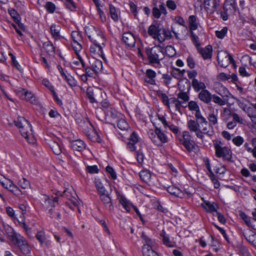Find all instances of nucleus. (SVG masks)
I'll return each mask as SVG.
<instances>
[{"label": "nucleus", "instance_id": "obj_1", "mask_svg": "<svg viewBox=\"0 0 256 256\" xmlns=\"http://www.w3.org/2000/svg\"><path fill=\"white\" fill-rule=\"evenodd\" d=\"M85 32L90 40L98 48V52L102 54V49L104 46L106 42L102 32L92 26H86Z\"/></svg>", "mask_w": 256, "mask_h": 256}, {"label": "nucleus", "instance_id": "obj_2", "mask_svg": "<svg viewBox=\"0 0 256 256\" xmlns=\"http://www.w3.org/2000/svg\"><path fill=\"white\" fill-rule=\"evenodd\" d=\"M16 126L19 129L22 136L30 143L35 142L32 126L24 117L18 116L14 120Z\"/></svg>", "mask_w": 256, "mask_h": 256}, {"label": "nucleus", "instance_id": "obj_3", "mask_svg": "<svg viewBox=\"0 0 256 256\" xmlns=\"http://www.w3.org/2000/svg\"><path fill=\"white\" fill-rule=\"evenodd\" d=\"M79 123L82 128L84 132L91 141L98 142H101V138L97 132L94 129L88 118L81 120L80 122Z\"/></svg>", "mask_w": 256, "mask_h": 256}, {"label": "nucleus", "instance_id": "obj_4", "mask_svg": "<svg viewBox=\"0 0 256 256\" xmlns=\"http://www.w3.org/2000/svg\"><path fill=\"white\" fill-rule=\"evenodd\" d=\"M146 52L150 64H160V61L164 57L163 48L159 46L147 48Z\"/></svg>", "mask_w": 256, "mask_h": 256}, {"label": "nucleus", "instance_id": "obj_5", "mask_svg": "<svg viewBox=\"0 0 256 256\" xmlns=\"http://www.w3.org/2000/svg\"><path fill=\"white\" fill-rule=\"evenodd\" d=\"M179 140L189 152L194 151L198 147L188 131L185 130L182 132V138H180Z\"/></svg>", "mask_w": 256, "mask_h": 256}, {"label": "nucleus", "instance_id": "obj_6", "mask_svg": "<svg viewBox=\"0 0 256 256\" xmlns=\"http://www.w3.org/2000/svg\"><path fill=\"white\" fill-rule=\"evenodd\" d=\"M64 188L65 190L62 194L60 192H58L56 195L66 196L72 202L74 206H78L80 204L81 202L78 199V196L72 187L66 183L64 184Z\"/></svg>", "mask_w": 256, "mask_h": 256}, {"label": "nucleus", "instance_id": "obj_7", "mask_svg": "<svg viewBox=\"0 0 256 256\" xmlns=\"http://www.w3.org/2000/svg\"><path fill=\"white\" fill-rule=\"evenodd\" d=\"M216 150V156L218 158H222L224 160L230 162L232 159V152L226 146H223L220 141H217L214 144Z\"/></svg>", "mask_w": 256, "mask_h": 256}, {"label": "nucleus", "instance_id": "obj_8", "mask_svg": "<svg viewBox=\"0 0 256 256\" xmlns=\"http://www.w3.org/2000/svg\"><path fill=\"white\" fill-rule=\"evenodd\" d=\"M12 240L16 242L24 254H28L30 252V247L25 238L20 234H14L12 237Z\"/></svg>", "mask_w": 256, "mask_h": 256}, {"label": "nucleus", "instance_id": "obj_9", "mask_svg": "<svg viewBox=\"0 0 256 256\" xmlns=\"http://www.w3.org/2000/svg\"><path fill=\"white\" fill-rule=\"evenodd\" d=\"M204 162L206 168L211 174L210 176H215L216 174H223L226 171V168L220 164H213L212 167L210 160L208 158H204Z\"/></svg>", "mask_w": 256, "mask_h": 256}, {"label": "nucleus", "instance_id": "obj_10", "mask_svg": "<svg viewBox=\"0 0 256 256\" xmlns=\"http://www.w3.org/2000/svg\"><path fill=\"white\" fill-rule=\"evenodd\" d=\"M214 134L213 128L210 124H208L206 126L204 125L203 126H200V128H199V130L197 134H196V136L200 138L203 141L204 138V134H206L208 136L210 137Z\"/></svg>", "mask_w": 256, "mask_h": 256}, {"label": "nucleus", "instance_id": "obj_11", "mask_svg": "<svg viewBox=\"0 0 256 256\" xmlns=\"http://www.w3.org/2000/svg\"><path fill=\"white\" fill-rule=\"evenodd\" d=\"M161 31L162 29L156 24L150 25L148 29V34L152 36L154 39L158 40L160 42L164 41V39L162 38Z\"/></svg>", "mask_w": 256, "mask_h": 256}, {"label": "nucleus", "instance_id": "obj_12", "mask_svg": "<svg viewBox=\"0 0 256 256\" xmlns=\"http://www.w3.org/2000/svg\"><path fill=\"white\" fill-rule=\"evenodd\" d=\"M99 194L100 196V198L105 207L110 211L112 210L114 206L112 204V199L106 190Z\"/></svg>", "mask_w": 256, "mask_h": 256}, {"label": "nucleus", "instance_id": "obj_13", "mask_svg": "<svg viewBox=\"0 0 256 256\" xmlns=\"http://www.w3.org/2000/svg\"><path fill=\"white\" fill-rule=\"evenodd\" d=\"M123 42L130 48L134 46L136 44V38L130 32H125L122 35Z\"/></svg>", "mask_w": 256, "mask_h": 256}, {"label": "nucleus", "instance_id": "obj_14", "mask_svg": "<svg viewBox=\"0 0 256 256\" xmlns=\"http://www.w3.org/2000/svg\"><path fill=\"white\" fill-rule=\"evenodd\" d=\"M228 52L226 51L220 52L217 55V60L221 67L226 68L229 65L228 60L226 58Z\"/></svg>", "mask_w": 256, "mask_h": 256}, {"label": "nucleus", "instance_id": "obj_15", "mask_svg": "<svg viewBox=\"0 0 256 256\" xmlns=\"http://www.w3.org/2000/svg\"><path fill=\"white\" fill-rule=\"evenodd\" d=\"M166 10L164 4H160L158 8L156 6L152 8V16L156 19L160 18L162 14L166 15Z\"/></svg>", "mask_w": 256, "mask_h": 256}, {"label": "nucleus", "instance_id": "obj_16", "mask_svg": "<svg viewBox=\"0 0 256 256\" xmlns=\"http://www.w3.org/2000/svg\"><path fill=\"white\" fill-rule=\"evenodd\" d=\"M178 86L179 90L180 91L178 94V99L182 102V108H186L187 106H184V104H186L190 98L189 96L188 92H184V90L180 84H178Z\"/></svg>", "mask_w": 256, "mask_h": 256}, {"label": "nucleus", "instance_id": "obj_17", "mask_svg": "<svg viewBox=\"0 0 256 256\" xmlns=\"http://www.w3.org/2000/svg\"><path fill=\"white\" fill-rule=\"evenodd\" d=\"M49 145L54 154L59 155L62 152L63 148L60 141L50 140Z\"/></svg>", "mask_w": 256, "mask_h": 256}, {"label": "nucleus", "instance_id": "obj_18", "mask_svg": "<svg viewBox=\"0 0 256 256\" xmlns=\"http://www.w3.org/2000/svg\"><path fill=\"white\" fill-rule=\"evenodd\" d=\"M224 10L229 12L230 13L236 12L237 6L235 0H226L224 4Z\"/></svg>", "mask_w": 256, "mask_h": 256}, {"label": "nucleus", "instance_id": "obj_19", "mask_svg": "<svg viewBox=\"0 0 256 256\" xmlns=\"http://www.w3.org/2000/svg\"><path fill=\"white\" fill-rule=\"evenodd\" d=\"M198 52L202 54L204 59H210L212 56V46L208 45L204 48H198Z\"/></svg>", "mask_w": 256, "mask_h": 256}, {"label": "nucleus", "instance_id": "obj_20", "mask_svg": "<svg viewBox=\"0 0 256 256\" xmlns=\"http://www.w3.org/2000/svg\"><path fill=\"white\" fill-rule=\"evenodd\" d=\"M138 137L134 132H133L129 138V142H128L127 147L130 151L136 150V146L138 143Z\"/></svg>", "mask_w": 256, "mask_h": 256}, {"label": "nucleus", "instance_id": "obj_21", "mask_svg": "<svg viewBox=\"0 0 256 256\" xmlns=\"http://www.w3.org/2000/svg\"><path fill=\"white\" fill-rule=\"evenodd\" d=\"M107 180L104 177L98 178L95 179V185L98 194L106 191L104 186Z\"/></svg>", "mask_w": 256, "mask_h": 256}, {"label": "nucleus", "instance_id": "obj_22", "mask_svg": "<svg viewBox=\"0 0 256 256\" xmlns=\"http://www.w3.org/2000/svg\"><path fill=\"white\" fill-rule=\"evenodd\" d=\"M200 100L206 104L210 103L212 100V95L206 90H202L198 94Z\"/></svg>", "mask_w": 256, "mask_h": 256}, {"label": "nucleus", "instance_id": "obj_23", "mask_svg": "<svg viewBox=\"0 0 256 256\" xmlns=\"http://www.w3.org/2000/svg\"><path fill=\"white\" fill-rule=\"evenodd\" d=\"M70 146L74 150L81 152L85 148L86 145L83 141L76 140L70 142Z\"/></svg>", "mask_w": 256, "mask_h": 256}, {"label": "nucleus", "instance_id": "obj_24", "mask_svg": "<svg viewBox=\"0 0 256 256\" xmlns=\"http://www.w3.org/2000/svg\"><path fill=\"white\" fill-rule=\"evenodd\" d=\"M146 74L145 82L151 85H155L156 81L154 78L156 76V72L151 69H148L146 70Z\"/></svg>", "mask_w": 256, "mask_h": 256}, {"label": "nucleus", "instance_id": "obj_25", "mask_svg": "<svg viewBox=\"0 0 256 256\" xmlns=\"http://www.w3.org/2000/svg\"><path fill=\"white\" fill-rule=\"evenodd\" d=\"M77 56L78 60L74 62H72V68L75 70L77 74H79V70H80L82 68H83L85 67V63L83 60L82 58V57L80 55H78Z\"/></svg>", "mask_w": 256, "mask_h": 256}, {"label": "nucleus", "instance_id": "obj_26", "mask_svg": "<svg viewBox=\"0 0 256 256\" xmlns=\"http://www.w3.org/2000/svg\"><path fill=\"white\" fill-rule=\"evenodd\" d=\"M202 206L208 212L212 213L217 212L218 206L214 202H205L204 204H202Z\"/></svg>", "mask_w": 256, "mask_h": 256}, {"label": "nucleus", "instance_id": "obj_27", "mask_svg": "<svg viewBox=\"0 0 256 256\" xmlns=\"http://www.w3.org/2000/svg\"><path fill=\"white\" fill-rule=\"evenodd\" d=\"M142 238L144 244L142 246V251H144V248L146 247L148 248V249L152 250V248L154 246V242L144 232L142 234Z\"/></svg>", "mask_w": 256, "mask_h": 256}, {"label": "nucleus", "instance_id": "obj_28", "mask_svg": "<svg viewBox=\"0 0 256 256\" xmlns=\"http://www.w3.org/2000/svg\"><path fill=\"white\" fill-rule=\"evenodd\" d=\"M118 198L120 204L123 206L127 212H130L132 206L130 203L126 200V198L122 195H120L117 192Z\"/></svg>", "mask_w": 256, "mask_h": 256}, {"label": "nucleus", "instance_id": "obj_29", "mask_svg": "<svg viewBox=\"0 0 256 256\" xmlns=\"http://www.w3.org/2000/svg\"><path fill=\"white\" fill-rule=\"evenodd\" d=\"M156 134L157 138L160 140V142H158V143L160 144V146H161L163 143L168 142V136L162 132V130L160 128L156 126Z\"/></svg>", "mask_w": 256, "mask_h": 256}, {"label": "nucleus", "instance_id": "obj_30", "mask_svg": "<svg viewBox=\"0 0 256 256\" xmlns=\"http://www.w3.org/2000/svg\"><path fill=\"white\" fill-rule=\"evenodd\" d=\"M42 48L48 55H53L55 53V48L50 41L44 42L42 45Z\"/></svg>", "mask_w": 256, "mask_h": 256}, {"label": "nucleus", "instance_id": "obj_31", "mask_svg": "<svg viewBox=\"0 0 256 256\" xmlns=\"http://www.w3.org/2000/svg\"><path fill=\"white\" fill-rule=\"evenodd\" d=\"M192 84L194 89L196 92H199L200 90H204L206 88V86L204 82H199L196 78L192 80Z\"/></svg>", "mask_w": 256, "mask_h": 256}, {"label": "nucleus", "instance_id": "obj_32", "mask_svg": "<svg viewBox=\"0 0 256 256\" xmlns=\"http://www.w3.org/2000/svg\"><path fill=\"white\" fill-rule=\"evenodd\" d=\"M187 126L190 132H196L197 134L200 128V126L194 120H190L188 122Z\"/></svg>", "mask_w": 256, "mask_h": 256}, {"label": "nucleus", "instance_id": "obj_33", "mask_svg": "<svg viewBox=\"0 0 256 256\" xmlns=\"http://www.w3.org/2000/svg\"><path fill=\"white\" fill-rule=\"evenodd\" d=\"M212 2V9L210 10V12H214V11L216 10L217 7L219 6L218 2H217L216 0H204V6L205 9L208 11V10L210 8V4H209V2Z\"/></svg>", "mask_w": 256, "mask_h": 256}, {"label": "nucleus", "instance_id": "obj_34", "mask_svg": "<svg viewBox=\"0 0 256 256\" xmlns=\"http://www.w3.org/2000/svg\"><path fill=\"white\" fill-rule=\"evenodd\" d=\"M195 116L196 118V122L200 126H204V125L207 126L208 125V121L206 119L203 117L200 112V110H197L196 112Z\"/></svg>", "mask_w": 256, "mask_h": 256}, {"label": "nucleus", "instance_id": "obj_35", "mask_svg": "<svg viewBox=\"0 0 256 256\" xmlns=\"http://www.w3.org/2000/svg\"><path fill=\"white\" fill-rule=\"evenodd\" d=\"M20 92L22 94L24 95V98L27 101H29L31 103H35L36 102L35 97L30 92L26 90L25 89H22Z\"/></svg>", "mask_w": 256, "mask_h": 256}, {"label": "nucleus", "instance_id": "obj_36", "mask_svg": "<svg viewBox=\"0 0 256 256\" xmlns=\"http://www.w3.org/2000/svg\"><path fill=\"white\" fill-rule=\"evenodd\" d=\"M160 235L162 238V242L164 244L170 248L174 246V244L170 240L169 236L164 230H162Z\"/></svg>", "mask_w": 256, "mask_h": 256}, {"label": "nucleus", "instance_id": "obj_37", "mask_svg": "<svg viewBox=\"0 0 256 256\" xmlns=\"http://www.w3.org/2000/svg\"><path fill=\"white\" fill-rule=\"evenodd\" d=\"M196 21V18L195 16L191 15L189 16V28L190 30V32H192V30H196L198 28V26Z\"/></svg>", "mask_w": 256, "mask_h": 256}, {"label": "nucleus", "instance_id": "obj_38", "mask_svg": "<svg viewBox=\"0 0 256 256\" xmlns=\"http://www.w3.org/2000/svg\"><path fill=\"white\" fill-rule=\"evenodd\" d=\"M92 68L96 74H98L99 72H101L102 69V62L99 60H94L92 64Z\"/></svg>", "mask_w": 256, "mask_h": 256}, {"label": "nucleus", "instance_id": "obj_39", "mask_svg": "<svg viewBox=\"0 0 256 256\" xmlns=\"http://www.w3.org/2000/svg\"><path fill=\"white\" fill-rule=\"evenodd\" d=\"M156 94L158 96L162 99L163 104L168 108H170V100L166 94L160 90L156 92Z\"/></svg>", "mask_w": 256, "mask_h": 256}, {"label": "nucleus", "instance_id": "obj_40", "mask_svg": "<svg viewBox=\"0 0 256 256\" xmlns=\"http://www.w3.org/2000/svg\"><path fill=\"white\" fill-rule=\"evenodd\" d=\"M60 28L59 26L56 24H52L50 26V32L51 34L55 39H58L60 37Z\"/></svg>", "mask_w": 256, "mask_h": 256}, {"label": "nucleus", "instance_id": "obj_41", "mask_svg": "<svg viewBox=\"0 0 256 256\" xmlns=\"http://www.w3.org/2000/svg\"><path fill=\"white\" fill-rule=\"evenodd\" d=\"M110 12L112 18L115 22H117L118 20V10L112 4H110Z\"/></svg>", "mask_w": 256, "mask_h": 256}, {"label": "nucleus", "instance_id": "obj_42", "mask_svg": "<svg viewBox=\"0 0 256 256\" xmlns=\"http://www.w3.org/2000/svg\"><path fill=\"white\" fill-rule=\"evenodd\" d=\"M118 127L122 130H128L130 126L128 123L124 119L120 118L118 120L117 122Z\"/></svg>", "mask_w": 256, "mask_h": 256}, {"label": "nucleus", "instance_id": "obj_43", "mask_svg": "<svg viewBox=\"0 0 256 256\" xmlns=\"http://www.w3.org/2000/svg\"><path fill=\"white\" fill-rule=\"evenodd\" d=\"M0 182L6 188H10L13 184L12 181L6 178V177H0Z\"/></svg>", "mask_w": 256, "mask_h": 256}, {"label": "nucleus", "instance_id": "obj_44", "mask_svg": "<svg viewBox=\"0 0 256 256\" xmlns=\"http://www.w3.org/2000/svg\"><path fill=\"white\" fill-rule=\"evenodd\" d=\"M169 100L171 103L174 104L176 110L178 111L179 112L181 113L180 110L182 108V102L179 101L178 98H172Z\"/></svg>", "mask_w": 256, "mask_h": 256}, {"label": "nucleus", "instance_id": "obj_45", "mask_svg": "<svg viewBox=\"0 0 256 256\" xmlns=\"http://www.w3.org/2000/svg\"><path fill=\"white\" fill-rule=\"evenodd\" d=\"M167 190L171 194L176 196H180L181 194L180 190L174 186H168Z\"/></svg>", "mask_w": 256, "mask_h": 256}, {"label": "nucleus", "instance_id": "obj_46", "mask_svg": "<svg viewBox=\"0 0 256 256\" xmlns=\"http://www.w3.org/2000/svg\"><path fill=\"white\" fill-rule=\"evenodd\" d=\"M44 205L46 206H48L49 205H50L52 206H54V203L58 202V197H54L52 200L50 199V198L46 196H44Z\"/></svg>", "mask_w": 256, "mask_h": 256}, {"label": "nucleus", "instance_id": "obj_47", "mask_svg": "<svg viewBox=\"0 0 256 256\" xmlns=\"http://www.w3.org/2000/svg\"><path fill=\"white\" fill-rule=\"evenodd\" d=\"M165 53L169 57H172L176 54V51L171 46H167L165 48Z\"/></svg>", "mask_w": 256, "mask_h": 256}, {"label": "nucleus", "instance_id": "obj_48", "mask_svg": "<svg viewBox=\"0 0 256 256\" xmlns=\"http://www.w3.org/2000/svg\"><path fill=\"white\" fill-rule=\"evenodd\" d=\"M86 170L91 174H96L99 172V169L96 165L88 166L86 168Z\"/></svg>", "mask_w": 256, "mask_h": 256}, {"label": "nucleus", "instance_id": "obj_49", "mask_svg": "<svg viewBox=\"0 0 256 256\" xmlns=\"http://www.w3.org/2000/svg\"><path fill=\"white\" fill-rule=\"evenodd\" d=\"M240 216L244 222L248 226L252 228L251 224L250 218L248 217L244 212H242L240 214Z\"/></svg>", "mask_w": 256, "mask_h": 256}, {"label": "nucleus", "instance_id": "obj_50", "mask_svg": "<svg viewBox=\"0 0 256 256\" xmlns=\"http://www.w3.org/2000/svg\"><path fill=\"white\" fill-rule=\"evenodd\" d=\"M85 70V74L88 77L93 78L97 75L96 73L94 70L92 68H90L88 66H85L84 68H83Z\"/></svg>", "mask_w": 256, "mask_h": 256}, {"label": "nucleus", "instance_id": "obj_51", "mask_svg": "<svg viewBox=\"0 0 256 256\" xmlns=\"http://www.w3.org/2000/svg\"><path fill=\"white\" fill-rule=\"evenodd\" d=\"M143 256H158L156 252L153 250L148 249V248H144V251L142 252Z\"/></svg>", "mask_w": 256, "mask_h": 256}, {"label": "nucleus", "instance_id": "obj_52", "mask_svg": "<svg viewBox=\"0 0 256 256\" xmlns=\"http://www.w3.org/2000/svg\"><path fill=\"white\" fill-rule=\"evenodd\" d=\"M161 34L164 35H162V38H163L164 40L166 39L170 40L172 38L171 31L168 30H166L165 28L162 29Z\"/></svg>", "mask_w": 256, "mask_h": 256}, {"label": "nucleus", "instance_id": "obj_53", "mask_svg": "<svg viewBox=\"0 0 256 256\" xmlns=\"http://www.w3.org/2000/svg\"><path fill=\"white\" fill-rule=\"evenodd\" d=\"M227 32V27H224L220 30L216 31V36L217 38L222 39L225 36Z\"/></svg>", "mask_w": 256, "mask_h": 256}, {"label": "nucleus", "instance_id": "obj_54", "mask_svg": "<svg viewBox=\"0 0 256 256\" xmlns=\"http://www.w3.org/2000/svg\"><path fill=\"white\" fill-rule=\"evenodd\" d=\"M208 120L210 125H216L218 124L217 116L214 113L210 114L208 116Z\"/></svg>", "mask_w": 256, "mask_h": 256}, {"label": "nucleus", "instance_id": "obj_55", "mask_svg": "<svg viewBox=\"0 0 256 256\" xmlns=\"http://www.w3.org/2000/svg\"><path fill=\"white\" fill-rule=\"evenodd\" d=\"M87 97L91 103L96 102V100L94 98V93L91 88H88L86 90Z\"/></svg>", "mask_w": 256, "mask_h": 256}, {"label": "nucleus", "instance_id": "obj_56", "mask_svg": "<svg viewBox=\"0 0 256 256\" xmlns=\"http://www.w3.org/2000/svg\"><path fill=\"white\" fill-rule=\"evenodd\" d=\"M18 185L22 188H26L30 186V182L24 177H22L19 180Z\"/></svg>", "mask_w": 256, "mask_h": 256}, {"label": "nucleus", "instance_id": "obj_57", "mask_svg": "<svg viewBox=\"0 0 256 256\" xmlns=\"http://www.w3.org/2000/svg\"><path fill=\"white\" fill-rule=\"evenodd\" d=\"M72 46L76 54L78 56L80 55L78 54V52L81 50L82 48V45L80 44V42H72Z\"/></svg>", "mask_w": 256, "mask_h": 256}, {"label": "nucleus", "instance_id": "obj_58", "mask_svg": "<svg viewBox=\"0 0 256 256\" xmlns=\"http://www.w3.org/2000/svg\"><path fill=\"white\" fill-rule=\"evenodd\" d=\"M72 42H80L82 40L81 36L78 31H72L71 34Z\"/></svg>", "mask_w": 256, "mask_h": 256}, {"label": "nucleus", "instance_id": "obj_59", "mask_svg": "<svg viewBox=\"0 0 256 256\" xmlns=\"http://www.w3.org/2000/svg\"><path fill=\"white\" fill-rule=\"evenodd\" d=\"M190 38L192 42L195 44L196 46L198 48L200 46V43L199 42V38L193 32H190Z\"/></svg>", "mask_w": 256, "mask_h": 256}, {"label": "nucleus", "instance_id": "obj_60", "mask_svg": "<svg viewBox=\"0 0 256 256\" xmlns=\"http://www.w3.org/2000/svg\"><path fill=\"white\" fill-rule=\"evenodd\" d=\"M212 100L214 103L221 106L226 104L224 100L215 94L212 96Z\"/></svg>", "mask_w": 256, "mask_h": 256}, {"label": "nucleus", "instance_id": "obj_61", "mask_svg": "<svg viewBox=\"0 0 256 256\" xmlns=\"http://www.w3.org/2000/svg\"><path fill=\"white\" fill-rule=\"evenodd\" d=\"M128 4L130 7V12L134 14V18H136L138 15L136 5L132 2H130Z\"/></svg>", "mask_w": 256, "mask_h": 256}, {"label": "nucleus", "instance_id": "obj_62", "mask_svg": "<svg viewBox=\"0 0 256 256\" xmlns=\"http://www.w3.org/2000/svg\"><path fill=\"white\" fill-rule=\"evenodd\" d=\"M232 142L236 146H240L244 143V140L240 136H236L232 139Z\"/></svg>", "mask_w": 256, "mask_h": 256}, {"label": "nucleus", "instance_id": "obj_63", "mask_svg": "<svg viewBox=\"0 0 256 256\" xmlns=\"http://www.w3.org/2000/svg\"><path fill=\"white\" fill-rule=\"evenodd\" d=\"M46 8L48 12L50 13H53L56 10V6L52 2H47L46 4Z\"/></svg>", "mask_w": 256, "mask_h": 256}, {"label": "nucleus", "instance_id": "obj_64", "mask_svg": "<svg viewBox=\"0 0 256 256\" xmlns=\"http://www.w3.org/2000/svg\"><path fill=\"white\" fill-rule=\"evenodd\" d=\"M186 62H187L188 66L190 68L192 69V68H194L195 67V66H196L195 61H194V59L193 58L192 56H189L187 58Z\"/></svg>", "mask_w": 256, "mask_h": 256}]
</instances>
